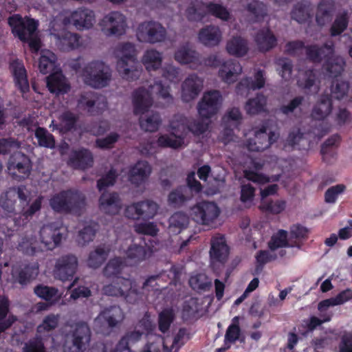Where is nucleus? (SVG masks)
Segmentation results:
<instances>
[{
	"instance_id": "obj_21",
	"label": "nucleus",
	"mask_w": 352,
	"mask_h": 352,
	"mask_svg": "<svg viewBox=\"0 0 352 352\" xmlns=\"http://www.w3.org/2000/svg\"><path fill=\"white\" fill-rule=\"evenodd\" d=\"M63 25H72L78 30H88L95 23V15L88 9H78L65 17Z\"/></svg>"
},
{
	"instance_id": "obj_49",
	"label": "nucleus",
	"mask_w": 352,
	"mask_h": 352,
	"mask_svg": "<svg viewBox=\"0 0 352 352\" xmlns=\"http://www.w3.org/2000/svg\"><path fill=\"white\" fill-rule=\"evenodd\" d=\"M333 4L330 0L322 1L318 8L316 14L317 23L322 25L330 19V12L333 10Z\"/></svg>"
},
{
	"instance_id": "obj_29",
	"label": "nucleus",
	"mask_w": 352,
	"mask_h": 352,
	"mask_svg": "<svg viewBox=\"0 0 352 352\" xmlns=\"http://www.w3.org/2000/svg\"><path fill=\"white\" fill-rule=\"evenodd\" d=\"M198 39L204 45L216 46L222 40V32L219 28L217 26H206L199 31Z\"/></svg>"
},
{
	"instance_id": "obj_62",
	"label": "nucleus",
	"mask_w": 352,
	"mask_h": 352,
	"mask_svg": "<svg viewBox=\"0 0 352 352\" xmlns=\"http://www.w3.org/2000/svg\"><path fill=\"white\" fill-rule=\"evenodd\" d=\"M107 252L103 248H98L91 252L87 260V265L92 268L99 267L104 261Z\"/></svg>"
},
{
	"instance_id": "obj_40",
	"label": "nucleus",
	"mask_w": 352,
	"mask_h": 352,
	"mask_svg": "<svg viewBox=\"0 0 352 352\" xmlns=\"http://www.w3.org/2000/svg\"><path fill=\"white\" fill-rule=\"evenodd\" d=\"M104 319L109 327H114L124 319L122 309H103L96 319L95 322L98 323Z\"/></svg>"
},
{
	"instance_id": "obj_36",
	"label": "nucleus",
	"mask_w": 352,
	"mask_h": 352,
	"mask_svg": "<svg viewBox=\"0 0 352 352\" xmlns=\"http://www.w3.org/2000/svg\"><path fill=\"white\" fill-rule=\"evenodd\" d=\"M255 42L261 51H267L276 45V38L273 33L267 28L263 29L255 36Z\"/></svg>"
},
{
	"instance_id": "obj_52",
	"label": "nucleus",
	"mask_w": 352,
	"mask_h": 352,
	"mask_svg": "<svg viewBox=\"0 0 352 352\" xmlns=\"http://www.w3.org/2000/svg\"><path fill=\"white\" fill-rule=\"evenodd\" d=\"M190 287L198 292L206 291L211 286V282L204 274L192 276L189 280Z\"/></svg>"
},
{
	"instance_id": "obj_27",
	"label": "nucleus",
	"mask_w": 352,
	"mask_h": 352,
	"mask_svg": "<svg viewBox=\"0 0 352 352\" xmlns=\"http://www.w3.org/2000/svg\"><path fill=\"white\" fill-rule=\"evenodd\" d=\"M99 208L106 214H118L121 208L120 199L116 193L104 192L99 199Z\"/></svg>"
},
{
	"instance_id": "obj_7",
	"label": "nucleus",
	"mask_w": 352,
	"mask_h": 352,
	"mask_svg": "<svg viewBox=\"0 0 352 352\" xmlns=\"http://www.w3.org/2000/svg\"><path fill=\"white\" fill-rule=\"evenodd\" d=\"M91 329L85 322H78L71 326L65 336L64 352H85L91 340Z\"/></svg>"
},
{
	"instance_id": "obj_3",
	"label": "nucleus",
	"mask_w": 352,
	"mask_h": 352,
	"mask_svg": "<svg viewBox=\"0 0 352 352\" xmlns=\"http://www.w3.org/2000/svg\"><path fill=\"white\" fill-rule=\"evenodd\" d=\"M70 65L78 76L85 83L93 87L101 88L110 82V69L102 61L96 60L85 64L83 59L79 58L72 60Z\"/></svg>"
},
{
	"instance_id": "obj_10",
	"label": "nucleus",
	"mask_w": 352,
	"mask_h": 352,
	"mask_svg": "<svg viewBox=\"0 0 352 352\" xmlns=\"http://www.w3.org/2000/svg\"><path fill=\"white\" fill-rule=\"evenodd\" d=\"M104 293L109 296H122L130 303H135L142 299L137 291V285L129 279L118 278L113 283L104 286Z\"/></svg>"
},
{
	"instance_id": "obj_42",
	"label": "nucleus",
	"mask_w": 352,
	"mask_h": 352,
	"mask_svg": "<svg viewBox=\"0 0 352 352\" xmlns=\"http://www.w3.org/2000/svg\"><path fill=\"white\" fill-rule=\"evenodd\" d=\"M151 250L149 248H143L133 245L127 250V263L129 265L135 264L151 255Z\"/></svg>"
},
{
	"instance_id": "obj_23",
	"label": "nucleus",
	"mask_w": 352,
	"mask_h": 352,
	"mask_svg": "<svg viewBox=\"0 0 352 352\" xmlns=\"http://www.w3.org/2000/svg\"><path fill=\"white\" fill-rule=\"evenodd\" d=\"M242 120V114L239 108L232 107L226 112L222 119V123L225 126V131L221 136V140L227 144L231 141H235L233 134V129L236 128Z\"/></svg>"
},
{
	"instance_id": "obj_24",
	"label": "nucleus",
	"mask_w": 352,
	"mask_h": 352,
	"mask_svg": "<svg viewBox=\"0 0 352 352\" xmlns=\"http://www.w3.org/2000/svg\"><path fill=\"white\" fill-rule=\"evenodd\" d=\"M158 206L151 201H142L129 206L126 215L131 219H151L157 214Z\"/></svg>"
},
{
	"instance_id": "obj_38",
	"label": "nucleus",
	"mask_w": 352,
	"mask_h": 352,
	"mask_svg": "<svg viewBox=\"0 0 352 352\" xmlns=\"http://www.w3.org/2000/svg\"><path fill=\"white\" fill-rule=\"evenodd\" d=\"M34 294L41 299H43L51 304L60 300L62 296L57 289L45 285H38L34 289Z\"/></svg>"
},
{
	"instance_id": "obj_19",
	"label": "nucleus",
	"mask_w": 352,
	"mask_h": 352,
	"mask_svg": "<svg viewBox=\"0 0 352 352\" xmlns=\"http://www.w3.org/2000/svg\"><path fill=\"white\" fill-rule=\"evenodd\" d=\"M32 164L28 156L21 152L14 153L8 164V173L17 179L27 178L30 173Z\"/></svg>"
},
{
	"instance_id": "obj_32",
	"label": "nucleus",
	"mask_w": 352,
	"mask_h": 352,
	"mask_svg": "<svg viewBox=\"0 0 352 352\" xmlns=\"http://www.w3.org/2000/svg\"><path fill=\"white\" fill-rule=\"evenodd\" d=\"M151 173V167L146 162H138L131 170L129 179L135 185L143 183Z\"/></svg>"
},
{
	"instance_id": "obj_61",
	"label": "nucleus",
	"mask_w": 352,
	"mask_h": 352,
	"mask_svg": "<svg viewBox=\"0 0 352 352\" xmlns=\"http://www.w3.org/2000/svg\"><path fill=\"white\" fill-rule=\"evenodd\" d=\"M248 10L250 12L251 20L258 21L264 17L265 7L262 3L253 1L248 4Z\"/></svg>"
},
{
	"instance_id": "obj_25",
	"label": "nucleus",
	"mask_w": 352,
	"mask_h": 352,
	"mask_svg": "<svg viewBox=\"0 0 352 352\" xmlns=\"http://www.w3.org/2000/svg\"><path fill=\"white\" fill-rule=\"evenodd\" d=\"M77 259L74 256H63L56 263L55 276L65 281L72 278L77 269Z\"/></svg>"
},
{
	"instance_id": "obj_15",
	"label": "nucleus",
	"mask_w": 352,
	"mask_h": 352,
	"mask_svg": "<svg viewBox=\"0 0 352 352\" xmlns=\"http://www.w3.org/2000/svg\"><path fill=\"white\" fill-rule=\"evenodd\" d=\"M208 65L213 67H219V77L227 84L234 82L242 72L241 65L236 60H228L221 61L216 56L208 59Z\"/></svg>"
},
{
	"instance_id": "obj_57",
	"label": "nucleus",
	"mask_w": 352,
	"mask_h": 352,
	"mask_svg": "<svg viewBox=\"0 0 352 352\" xmlns=\"http://www.w3.org/2000/svg\"><path fill=\"white\" fill-rule=\"evenodd\" d=\"M292 18L298 23H302L310 16L309 6L307 3H298L292 13Z\"/></svg>"
},
{
	"instance_id": "obj_47",
	"label": "nucleus",
	"mask_w": 352,
	"mask_h": 352,
	"mask_svg": "<svg viewBox=\"0 0 352 352\" xmlns=\"http://www.w3.org/2000/svg\"><path fill=\"white\" fill-rule=\"evenodd\" d=\"M161 124V119L157 113H152L141 116L140 125L142 129L146 131H155Z\"/></svg>"
},
{
	"instance_id": "obj_5",
	"label": "nucleus",
	"mask_w": 352,
	"mask_h": 352,
	"mask_svg": "<svg viewBox=\"0 0 352 352\" xmlns=\"http://www.w3.org/2000/svg\"><path fill=\"white\" fill-rule=\"evenodd\" d=\"M151 90L144 88L136 90L133 95V111L136 115L144 114L152 106L155 97L161 98L166 102L171 100L169 87L162 83L150 86Z\"/></svg>"
},
{
	"instance_id": "obj_6",
	"label": "nucleus",
	"mask_w": 352,
	"mask_h": 352,
	"mask_svg": "<svg viewBox=\"0 0 352 352\" xmlns=\"http://www.w3.org/2000/svg\"><path fill=\"white\" fill-rule=\"evenodd\" d=\"M8 23L15 35L22 41H28L29 46L33 52H38L41 43L34 32L38 25L36 21L29 18L23 19L15 14L9 18Z\"/></svg>"
},
{
	"instance_id": "obj_53",
	"label": "nucleus",
	"mask_w": 352,
	"mask_h": 352,
	"mask_svg": "<svg viewBox=\"0 0 352 352\" xmlns=\"http://www.w3.org/2000/svg\"><path fill=\"white\" fill-rule=\"evenodd\" d=\"M174 309H162L159 314L158 327L162 333H166L174 320Z\"/></svg>"
},
{
	"instance_id": "obj_50",
	"label": "nucleus",
	"mask_w": 352,
	"mask_h": 352,
	"mask_svg": "<svg viewBox=\"0 0 352 352\" xmlns=\"http://www.w3.org/2000/svg\"><path fill=\"white\" fill-rule=\"evenodd\" d=\"M352 297V292L346 290L340 293L337 296L322 300L320 302L318 308H328L343 304Z\"/></svg>"
},
{
	"instance_id": "obj_14",
	"label": "nucleus",
	"mask_w": 352,
	"mask_h": 352,
	"mask_svg": "<svg viewBox=\"0 0 352 352\" xmlns=\"http://www.w3.org/2000/svg\"><path fill=\"white\" fill-rule=\"evenodd\" d=\"M190 216L196 222L211 226L220 214V209L213 202L201 201L197 203L190 209Z\"/></svg>"
},
{
	"instance_id": "obj_17",
	"label": "nucleus",
	"mask_w": 352,
	"mask_h": 352,
	"mask_svg": "<svg viewBox=\"0 0 352 352\" xmlns=\"http://www.w3.org/2000/svg\"><path fill=\"white\" fill-rule=\"evenodd\" d=\"M223 98L218 91L206 92L198 103L197 111L202 119L208 120L217 113L222 104Z\"/></svg>"
},
{
	"instance_id": "obj_1",
	"label": "nucleus",
	"mask_w": 352,
	"mask_h": 352,
	"mask_svg": "<svg viewBox=\"0 0 352 352\" xmlns=\"http://www.w3.org/2000/svg\"><path fill=\"white\" fill-rule=\"evenodd\" d=\"M17 199L21 205L31 199V195L25 186L11 188L2 194L0 197V214L2 219L8 220V224L12 221L15 226H21L25 224L40 210L43 197H37L28 208H23L21 213L16 212L15 204Z\"/></svg>"
},
{
	"instance_id": "obj_33",
	"label": "nucleus",
	"mask_w": 352,
	"mask_h": 352,
	"mask_svg": "<svg viewBox=\"0 0 352 352\" xmlns=\"http://www.w3.org/2000/svg\"><path fill=\"white\" fill-rule=\"evenodd\" d=\"M210 254L212 262H221L228 257V247L223 236H215L212 239Z\"/></svg>"
},
{
	"instance_id": "obj_41",
	"label": "nucleus",
	"mask_w": 352,
	"mask_h": 352,
	"mask_svg": "<svg viewBox=\"0 0 352 352\" xmlns=\"http://www.w3.org/2000/svg\"><path fill=\"white\" fill-rule=\"evenodd\" d=\"M162 54L154 50L146 51L142 59V64L148 72L159 69L162 65Z\"/></svg>"
},
{
	"instance_id": "obj_63",
	"label": "nucleus",
	"mask_w": 352,
	"mask_h": 352,
	"mask_svg": "<svg viewBox=\"0 0 352 352\" xmlns=\"http://www.w3.org/2000/svg\"><path fill=\"white\" fill-rule=\"evenodd\" d=\"M241 329L236 323H232L228 326L224 338V344L234 343L239 339Z\"/></svg>"
},
{
	"instance_id": "obj_22",
	"label": "nucleus",
	"mask_w": 352,
	"mask_h": 352,
	"mask_svg": "<svg viewBox=\"0 0 352 352\" xmlns=\"http://www.w3.org/2000/svg\"><path fill=\"white\" fill-rule=\"evenodd\" d=\"M263 165L258 162H255L252 159L245 162L244 165V177L250 181H252L258 184H265L269 182H276L279 180L283 175H273L271 176H266L259 173V170L262 168Z\"/></svg>"
},
{
	"instance_id": "obj_44",
	"label": "nucleus",
	"mask_w": 352,
	"mask_h": 352,
	"mask_svg": "<svg viewBox=\"0 0 352 352\" xmlns=\"http://www.w3.org/2000/svg\"><path fill=\"white\" fill-rule=\"evenodd\" d=\"M266 106V98L263 95L248 100L244 106V109L249 115H256L264 111Z\"/></svg>"
},
{
	"instance_id": "obj_11",
	"label": "nucleus",
	"mask_w": 352,
	"mask_h": 352,
	"mask_svg": "<svg viewBox=\"0 0 352 352\" xmlns=\"http://www.w3.org/2000/svg\"><path fill=\"white\" fill-rule=\"evenodd\" d=\"M245 147L250 151L259 152L269 148L278 138L276 132L267 133L264 128L254 129L245 134Z\"/></svg>"
},
{
	"instance_id": "obj_55",
	"label": "nucleus",
	"mask_w": 352,
	"mask_h": 352,
	"mask_svg": "<svg viewBox=\"0 0 352 352\" xmlns=\"http://www.w3.org/2000/svg\"><path fill=\"white\" fill-rule=\"evenodd\" d=\"M309 230L301 225H294L291 227L289 234L290 241L299 243L302 245L301 241L307 238Z\"/></svg>"
},
{
	"instance_id": "obj_20",
	"label": "nucleus",
	"mask_w": 352,
	"mask_h": 352,
	"mask_svg": "<svg viewBox=\"0 0 352 352\" xmlns=\"http://www.w3.org/2000/svg\"><path fill=\"white\" fill-rule=\"evenodd\" d=\"M206 12H210L212 14L221 20H228L230 14L228 10L219 4L210 3L198 4L196 6L190 7L187 10V16L190 20L201 21Z\"/></svg>"
},
{
	"instance_id": "obj_12",
	"label": "nucleus",
	"mask_w": 352,
	"mask_h": 352,
	"mask_svg": "<svg viewBox=\"0 0 352 352\" xmlns=\"http://www.w3.org/2000/svg\"><path fill=\"white\" fill-rule=\"evenodd\" d=\"M50 205L56 211L77 214L84 207L85 202L77 194L63 192L54 195L50 199Z\"/></svg>"
},
{
	"instance_id": "obj_46",
	"label": "nucleus",
	"mask_w": 352,
	"mask_h": 352,
	"mask_svg": "<svg viewBox=\"0 0 352 352\" xmlns=\"http://www.w3.org/2000/svg\"><path fill=\"white\" fill-rule=\"evenodd\" d=\"M92 155L87 150L75 151L71 158V163L80 168H86L92 164Z\"/></svg>"
},
{
	"instance_id": "obj_39",
	"label": "nucleus",
	"mask_w": 352,
	"mask_h": 352,
	"mask_svg": "<svg viewBox=\"0 0 352 352\" xmlns=\"http://www.w3.org/2000/svg\"><path fill=\"white\" fill-rule=\"evenodd\" d=\"M79 105L89 112H98L105 107L104 100L92 94L82 96Z\"/></svg>"
},
{
	"instance_id": "obj_54",
	"label": "nucleus",
	"mask_w": 352,
	"mask_h": 352,
	"mask_svg": "<svg viewBox=\"0 0 352 352\" xmlns=\"http://www.w3.org/2000/svg\"><path fill=\"white\" fill-rule=\"evenodd\" d=\"M97 225L95 223H90L85 226L82 230L79 231L78 241L82 245H85L89 241H91L96 234L97 230Z\"/></svg>"
},
{
	"instance_id": "obj_48",
	"label": "nucleus",
	"mask_w": 352,
	"mask_h": 352,
	"mask_svg": "<svg viewBox=\"0 0 352 352\" xmlns=\"http://www.w3.org/2000/svg\"><path fill=\"white\" fill-rule=\"evenodd\" d=\"M321 311L320 314V318L316 316H311L309 320L305 321L307 330L302 334L305 336L307 333L313 331L317 327L321 325L322 323L329 322L331 320V314H327L326 311L327 309H319Z\"/></svg>"
},
{
	"instance_id": "obj_43",
	"label": "nucleus",
	"mask_w": 352,
	"mask_h": 352,
	"mask_svg": "<svg viewBox=\"0 0 352 352\" xmlns=\"http://www.w3.org/2000/svg\"><path fill=\"white\" fill-rule=\"evenodd\" d=\"M56 57L53 52L47 50H42L38 62L40 72L47 74L54 71L56 68Z\"/></svg>"
},
{
	"instance_id": "obj_35",
	"label": "nucleus",
	"mask_w": 352,
	"mask_h": 352,
	"mask_svg": "<svg viewBox=\"0 0 352 352\" xmlns=\"http://www.w3.org/2000/svg\"><path fill=\"white\" fill-rule=\"evenodd\" d=\"M283 247H292L301 248V245L297 242L290 241L287 233L284 230H279L271 239L269 243V248L271 251H274L277 248Z\"/></svg>"
},
{
	"instance_id": "obj_56",
	"label": "nucleus",
	"mask_w": 352,
	"mask_h": 352,
	"mask_svg": "<svg viewBox=\"0 0 352 352\" xmlns=\"http://www.w3.org/2000/svg\"><path fill=\"white\" fill-rule=\"evenodd\" d=\"M35 136L38 140V144L41 146L53 148L55 145L53 136L45 129L37 128L35 131Z\"/></svg>"
},
{
	"instance_id": "obj_16",
	"label": "nucleus",
	"mask_w": 352,
	"mask_h": 352,
	"mask_svg": "<svg viewBox=\"0 0 352 352\" xmlns=\"http://www.w3.org/2000/svg\"><path fill=\"white\" fill-rule=\"evenodd\" d=\"M102 32L107 36H121L128 28L125 16L119 12H112L103 17L99 23Z\"/></svg>"
},
{
	"instance_id": "obj_64",
	"label": "nucleus",
	"mask_w": 352,
	"mask_h": 352,
	"mask_svg": "<svg viewBox=\"0 0 352 352\" xmlns=\"http://www.w3.org/2000/svg\"><path fill=\"white\" fill-rule=\"evenodd\" d=\"M23 352H46L43 341L38 338L31 339L23 347Z\"/></svg>"
},
{
	"instance_id": "obj_58",
	"label": "nucleus",
	"mask_w": 352,
	"mask_h": 352,
	"mask_svg": "<svg viewBox=\"0 0 352 352\" xmlns=\"http://www.w3.org/2000/svg\"><path fill=\"white\" fill-rule=\"evenodd\" d=\"M286 207V203L283 200H273L269 202L262 201L261 209L272 214H279L283 212Z\"/></svg>"
},
{
	"instance_id": "obj_60",
	"label": "nucleus",
	"mask_w": 352,
	"mask_h": 352,
	"mask_svg": "<svg viewBox=\"0 0 352 352\" xmlns=\"http://www.w3.org/2000/svg\"><path fill=\"white\" fill-rule=\"evenodd\" d=\"M58 121L52 120V124L58 126L60 131H68L72 128L75 122V117L69 112L63 113Z\"/></svg>"
},
{
	"instance_id": "obj_2",
	"label": "nucleus",
	"mask_w": 352,
	"mask_h": 352,
	"mask_svg": "<svg viewBox=\"0 0 352 352\" xmlns=\"http://www.w3.org/2000/svg\"><path fill=\"white\" fill-rule=\"evenodd\" d=\"M210 122H195L188 124L187 119L182 116H174L168 126L169 135H161L155 144L162 147L179 148L185 144V137L189 131L195 136L203 135L209 127Z\"/></svg>"
},
{
	"instance_id": "obj_28",
	"label": "nucleus",
	"mask_w": 352,
	"mask_h": 352,
	"mask_svg": "<svg viewBox=\"0 0 352 352\" xmlns=\"http://www.w3.org/2000/svg\"><path fill=\"white\" fill-rule=\"evenodd\" d=\"M38 272V265L37 263L33 264L31 267H27L24 273L20 272L19 266L14 265L10 269V275L7 277V280L23 285L25 284L29 280L35 278Z\"/></svg>"
},
{
	"instance_id": "obj_9",
	"label": "nucleus",
	"mask_w": 352,
	"mask_h": 352,
	"mask_svg": "<svg viewBox=\"0 0 352 352\" xmlns=\"http://www.w3.org/2000/svg\"><path fill=\"white\" fill-rule=\"evenodd\" d=\"M307 53L309 58L313 61H320L322 56L327 58L324 68L329 76L340 74L343 69L344 60L341 57L333 56V50L331 46H325L322 50H318L316 46H311L307 48Z\"/></svg>"
},
{
	"instance_id": "obj_18",
	"label": "nucleus",
	"mask_w": 352,
	"mask_h": 352,
	"mask_svg": "<svg viewBox=\"0 0 352 352\" xmlns=\"http://www.w3.org/2000/svg\"><path fill=\"white\" fill-rule=\"evenodd\" d=\"M136 36L140 42L155 43L166 37V30L157 22L146 21L139 25Z\"/></svg>"
},
{
	"instance_id": "obj_51",
	"label": "nucleus",
	"mask_w": 352,
	"mask_h": 352,
	"mask_svg": "<svg viewBox=\"0 0 352 352\" xmlns=\"http://www.w3.org/2000/svg\"><path fill=\"white\" fill-rule=\"evenodd\" d=\"M331 104L329 98L326 97L321 102H318L312 111V117L316 120L325 118L331 112Z\"/></svg>"
},
{
	"instance_id": "obj_45",
	"label": "nucleus",
	"mask_w": 352,
	"mask_h": 352,
	"mask_svg": "<svg viewBox=\"0 0 352 352\" xmlns=\"http://www.w3.org/2000/svg\"><path fill=\"white\" fill-rule=\"evenodd\" d=\"M188 223V217L182 212H176L169 219V232L176 234L184 229Z\"/></svg>"
},
{
	"instance_id": "obj_37",
	"label": "nucleus",
	"mask_w": 352,
	"mask_h": 352,
	"mask_svg": "<svg viewBox=\"0 0 352 352\" xmlns=\"http://www.w3.org/2000/svg\"><path fill=\"white\" fill-rule=\"evenodd\" d=\"M226 50L230 55L238 57L243 56L248 50V43L241 36H234L228 41Z\"/></svg>"
},
{
	"instance_id": "obj_26",
	"label": "nucleus",
	"mask_w": 352,
	"mask_h": 352,
	"mask_svg": "<svg viewBox=\"0 0 352 352\" xmlns=\"http://www.w3.org/2000/svg\"><path fill=\"white\" fill-rule=\"evenodd\" d=\"M203 87V80L197 76H188L182 86L181 97L183 101L190 102L199 95Z\"/></svg>"
},
{
	"instance_id": "obj_30",
	"label": "nucleus",
	"mask_w": 352,
	"mask_h": 352,
	"mask_svg": "<svg viewBox=\"0 0 352 352\" xmlns=\"http://www.w3.org/2000/svg\"><path fill=\"white\" fill-rule=\"evenodd\" d=\"M47 85L51 93L56 95L69 91L70 85L61 72L56 71L47 78Z\"/></svg>"
},
{
	"instance_id": "obj_59",
	"label": "nucleus",
	"mask_w": 352,
	"mask_h": 352,
	"mask_svg": "<svg viewBox=\"0 0 352 352\" xmlns=\"http://www.w3.org/2000/svg\"><path fill=\"white\" fill-rule=\"evenodd\" d=\"M175 60L180 63L187 64L193 62L197 58V54L195 51L187 47L179 49L175 55Z\"/></svg>"
},
{
	"instance_id": "obj_8",
	"label": "nucleus",
	"mask_w": 352,
	"mask_h": 352,
	"mask_svg": "<svg viewBox=\"0 0 352 352\" xmlns=\"http://www.w3.org/2000/svg\"><path fill=\"white\" fill-rule=\"evenodd\" d=\"M116 56L118 58L117 70L124 78L130 80L133 78L136 70L137 51L135 45L131 43L120 44L116 50Z\"/></svg>"
},
{
	"instance_id": "obj_34",
	"label": "nucleus",
	"mask_w": 352,
	"mask_h": 352,
	"mask_svg": "<svg viewBox=\"0 0 352 352\" xmlns=\"http://www.w3.org/2000/svg\"><path fill=\"white\" fill-rule=\"evenodd\" d=\"M265 79L261 71H258L254 75V79L250 81L249 78L243 79L237 86V92L241 95H247L248 90L260 89L264 86Z\"/></svg>"
},
{
	"instance_id": "obj_13",
	"label": "nucleus",
	"mask_w": 352,
	"mask_h": 352,
	"mask_svg": "<svg viewBox=\"0 0 352 352\" xmlns=\"http://www.w3.org/2000/svg\"><path fill=\"white\" fill-rule=\"evenodd\" d=\"M63 25L58 20L52 23L51 34L55 38L57 47L61 51H71L81 47L80 36L77 34L60 30Z\"/></svg>"
},
{
	"instance_id": "obj_31",
	"label": "nucleus",
	"mask_w": 352,
	"mask_h": 352,
	"mask_svg": "<svg viewBox=\"0 0 352 352\" xmlns=\"http://www.w3.org/2000/svg\"><path fill=\"white\" fill-rule=\"evenodd\" d=\"M10 70L12 72L16 86L22 93L29 90V83L27 79V74L23 63L19 60H14L10 63Z\"/></svg>"
},
{
	"instance_id": "obj_4",
	"label": "nucleus",
	"mask_w": 352,
	"mask_h": 352,
	"mask_svg": "<svg viewBox=\"0 0 352 352\" xmlns=\"http://www.w3.org/2000/svg\"><path fill=\"white\" fill-rule=\"evenodd\" d=\"M39 240L25 238L22 239L18 248L28 254H34L44 250H52L56 247L62 240L60 230L53 225L43 226L39 232Z\"/></svg>"
}]
</instances>
